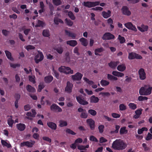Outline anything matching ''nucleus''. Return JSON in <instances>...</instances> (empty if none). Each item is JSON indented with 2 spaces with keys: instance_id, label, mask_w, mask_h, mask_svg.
<instances>
[{
  "instance_id": "nucleus-1",
  "label": "nucleus",
  "mask_w": 152,
  "mask_h": 152,
  "mask_svg": "<svg viewBox=\"0 0 152 152\" xmlns=\"http://www.w3.org/2000/svg\"><path fill=\"white\" fill-rule=\"evenodd\" d=\"M126 143L121 139H116L113 142L112 148L114 149L121 150L124 149L127 146Z\"/></svg>"
},
{
  "instance_id": "nucleus-2",
  "label": "nucleus",
  "mask_w": 152,
  "mask_h": 152,
  "mask_svg": "<svg viewBox=\"0 0 152 152\" xmlns=\"http://www.w3.org/2000/svg\"><path fill=\"white\" fill-rule=\"evenodd\" d=\"M152 87L149 85H145L140 89L139 93L140 95L147 96L151 94Z\"/></svg>"
},
{
  "instance_id": "nucleus-3",
  "label": "nucleus",
  "mask_w": 152,
  "mask_h": 152,
  "mask_svg": "<svg viewBox=\"0 0 152 152\" xmlns=\"http://www.w3.org/2000/svg\"><path fill=\"white\" fill-rule=\"evenodd\" d=\"M113 75L110 74H107V78L108 79L111 80H118V77H122L124 76V74L121 72L117 71H114L112 72Z\"/></svg>"
},
{
  "instance_id": "nucleus-4",
  "label": "nucleus",
  "mask_w": 152,
  "mask_h": 152,
  "mask_svg": "<svg viewBox=\"0 0 152 152\" xmlns=\"http://www.w3.org/2000/svg\"><path fill=\"white\" fill-rule=\"evenodd\" d=\"M58 70L60 72L66 75L72 74L74 73L73 70L68 66H61L58 68Z\"/></svg>"
},
{
  "instance_id": "nucleus-5",
  "label": "nucleus",
  "mask_w": 152,
  "mask_h": 152,
  "mask_svg": "<svg viewBox=\"0 0 152 152\" xmlns=\"http://www.w3.org/2000/svg\"><path fill=\"white\" fill-rule=\"evenodd\" d=\"M128 58L130 60L133 59L135 58L140 59L142 58V57L140 54H137L134 52H131L129 53Z\"/></svg>"
},
{
  "instance_id": "nucleus-6",
  "label": "nucleus",
  "mask_w": 152,
  "mask_h": 152,
  "mask_svg": "<svg viewBox=\"0 0 152 152\" xmlns=\"http://www.w3.org/2000/svg\"><path fill=\"white\" fill-rule=\"evenodd\" d=\"M82 4L86 7L90 8L99 5V1L84 2Z\"/></svg>"
},
{
  "instance_id": "nucleus-7",
  "label": "nucleus",
  "mask_w": 152,
  "mask_h": 152,
  "mask_svg": "<svg viewBox=\"0 0 152 152\" xmlns=\"http://www.w3.org/2000/svg\"><path fill=\"white\" fill-rule=\"evenodd\" d=\"M44 58V56L42 53L39 51H38V53L35 56L34 60L36 63H38L41 61Z\"/></svg>"
},
{
  "instance_id": "nucleus-8",
  "label": "nucleus",
  "mask_w": 152,
  "mask_h": 152,
  "mask_svg": "<svg viewBox=\"0 0 152 152\" xmlns=\"http://www.w3.org/2000/svg\"><path fill=\"white\" fill-rule=\"evenodd\" d=\"M83 75L79 72H77L75 74L71 76V78L73 81H80L83 77Z\"/></svg>"
},
{
  "instance_id": "nucleus-9",
  "label": "nucleus",
  "mask_w": 152,
  "mask_h": 152,
  "mask_svg": "<svg viewBox=\"0 0 152 152\" xmlns=\"http://www.w3.org/2000/svg\"><path fill=\"white\" fill-rule=\"evenodd\" d=\"M125 27L129 30L133 31L135 32L137 31L135 26L131 22H128L124 24Z\"/></svg>"
},
{
  "instance_id": "nucleus-10",
  "label": "nucleus",
  "mask_w": 152,
  "mask_h": 152,
  "mask_svg": "<svg viewBox=\"0 0 152 152\" xmlns=\"http://www.w3.org/2000/svg\"><path fill=\"white\" fill-rule=\"evenodd\" d=\"M73 86V84L69 81H67L66 86L65 88V91L68 93H70L72 92V89Z\"/></svg>"
},
{
  "instance_id": "nucleus-11",
  "label": "nucleus",
  "mask_w": 152,
  "mask_h": 152,
  "mask_svg": "<svg viewBox=\"0 0 152 152\" xmlns=\"http://www.w3.org/2000/svg\"><path fill=\"white\" fill-rule=\"evenodd\" d=\"M114 35L109 32L104 34L102 38L104 40H110L114 39Z\"/></svg>"
},
{
  "instance_id": "nucleus-12",
  "label": "nucleus",
  "mask_w": 152,
  "mask_h": 152,
  "mask_svg": "<svg viewBox=\"0 0 152 152\" xmlns=\"http://www.w3.org/2000/svg\"><path fill=\"white\" fill-rule=\"evenodd\" d=\"M76 99L77 102L81 104L85 105L88 104V102L84 100V99H82L81 96H77Z\"/></svg>"
},
{
  "instance_id": "nucleus-13",
  "label": "nucleus",
  "mask_w": 152,
  "mask_h": 152,
  "mask_svg": "<svg viewBox=\"0 0 152 152\" xmlns=\"http://www.w3.org/2000/svg\"><path fill=\"white\" fill-rule=\"evenodd\" d=\"M139 77L141 80H144L146 78V74L144 70L142 68H140L138 71Z\"/></svg>"
},
{
  "instance_id": "nucleus-14",
  "label": "nucleus",
  "mask_w": 152,
  "mask_h": 152,
  "mask_svg": "<svg viewBox=\"0 0 152 152\" xmlns=\"http://www.w3.org/2000/svg\"><path fill=\"white\" fill-rule=\"evenodd\" d=\"M35 143V142L34 141H31L30 142L28 141L24 142L21 143L20 145L21 147L26 146L29 147H31Z\"/></svg>"
},
{
  "instance_id": "nucleus-15",
  "label": "nucleus",
  "mask_w": 152,
  "mask_h": 152,
  "mask_svg": "<svg viewBox=\"0 0 152 152\" xmlns=\"http://www.w3.org/2000/svg\"><path fill=\"white\" fill-rule=\"evenodd\" d=\"M50 108L51 110H57L58 112H61L62 111L61 108L55 104H53L50 106Z\"/></svg>"
},
{
  "instance_id": "nucleus-16",
  "label": "nucleus",
  "mask_w": 152,
  "mask_h": 152,
  "mask_svg": "<svg viewBox=\"0 0 152 152\" xmlns=\"http://www.w3.org/2000/svg\"><path fill=\"white\" fill-rule=\"evenodd\" d=\"M123 13L125 15L129 16L130 15L131 13L129 10L128 8L126 6H124L122 9Z\"/></svg>"
},
{
  "instance_id": "nucleus-17",
  "label": "nucleus",
  "mask_w": 152,
  "mask_h": 152,
  "mask_svg": "<svg viewBox=\"0 0 152 152\" xmlns=\"http://www.w3.org/2000/svg\"><path fill=\"white\" fill-rule=\"evenodd\" d=\"M1 144L3 146H5L7 148H9L11 147V145L10 142L7 140H1Z\"/></svg>"
},
{
  "instance_id": "nucleus-18",
  "label": "nucleus",
  "mask_w": 152,
  "mask_h": 152,
  "mask_svg": "<svg viewBox=\"0 0 152 152\" xmlns=\"http://www.w3.org/2000/svg\"><path fill=\"white\" fill-rule=\"evenodd\" d=\"M48 126L52 129L55 130L57 128L56 124L53 122H49L47 123Z\"/></svg>"
},
{
  "instance_id": "nucleus-19",
  "label": "nucleus",
  "mask_w": 152,
  "mask_h": 152,
  "mask_svg": "<svg viewBox=\"0 0 152 152\" xmlns=\"http://www.w3.org/2000/svg\"><path fill=\"white\" fill-rule=\"evenodd\" d=\"M119 63V62L118 61H112L110 63H108V65L111 68L115 69Z\"/></svg>"
},
{
  "instance_id": "nucleus-20",
  "label": "nucleus",
  "mask_w": 152,
  "mask_h": 152,
  "mask_svg": "<svg viewBox=\"0 0 152 152\" xmlns=\"http://www.w3.org/2000/svg\"><path fill=\"white\" fill-rule=\"evenodd\" d=\"M117 69L119 72H123L125 70L126 66L124 64H121L117 66Z\"/></svg>"
},
{
  "instance_id": "nucleus-21",
  "label": "nucleus",
  "mask_w": 152,
  "mask_h": 152,
  "mask_svg": "<svg viewBox=\"0 0 152 152\" xmlns=\"http://www.w3.org/2000/svg\"><path fill=\"white\" fill-rule=\"evenodd\" d=\"M87 123L89 125L91 129H93L94 128V121L91 119H87L86 121Z\"/></svg>"
},
{
  "instance_id": "nucleus-22",
  "label": "nucleus",
  "mask_w": 152,
  "mask_h": 152,
  "mask_svg": "<svg viewBox=\"0 0 152 152\" xmlns=\"http://www.w3.org/2000/svg\"><path fill=\"white\" fill-rule=\"evenodd\" d=\"M17 128L20 131H23L26 128L25 125L22 123L18 124L16 125Z\"/></svg>"
},
{
  "instance_id": "nucleus-23",
  "label": "nucleus",
  "mask_w": 152,
  "mask_h": 152,
  "mask_svg": "<svg viewBox=\"0 0 152 152\" xmlns=\"http://www.w3.org/2000/svg\"><path fill=\"white\" fill-rule=\"evenodd\" d=\"M66 44L70 46L74 47L77 45V43L76 40H71L67 41Z\"/></svg>"
},
{
  "instance_id": "nucleus-24",
  "label": "nucleus",
  "mask_w": 152,
  "mask_h": 152,
  "mask_svg": "<svg viewBox=\"0 0 152 152\" xmlns=\"http://www.w3.org/2000/svg\"><path fill=\"white\" fill-rule=\"evenodd\" d=\"M79 41L81 44L85 47L88 44V42L87 39L84 38L82 37L79 39Z\"/></svg>"
},
{
  "instance_id": "nucleus-25",
  "label": "nucleus",
  "mask_w": 152,
  "mask_h": 152,
  "mask_svg": "<svg viewBox=\"0 0 152 152\" xmlns=\"http://www.w3.org/2000/svg\"><path fill=\"white\" fill-rule=\"evenodd\" d=\"M65 33L66 35L69 37H71L73 39H75L76 35L74 33L67 30H65Z\"/></svg>"
},
{
  "instance_id": "nucleus-26",
  "label": "nucleus",
  "mask_w": 152,
  "mask_h": 152,
  "mask_svg": "<svg viewBox=\"0 0 152 152\" xmlns=\"http://www.w3.org/2000/svg\"><path fill=\"white\" fill-rule=\"evenodd\" d=\"M111 12L110 10H108L107 12L103 11L102 12V16L105 18H107L111 16Z\"/></svg>"
},
{
  "instance_id": "nucleus-27",
  "label": "nucleus",
  "mask_w": 152,
  "mask_h": 152,
  "mask_svg": "<svg viewBox=\"0 0 152 152\" xmlns=\"http://www.w3.org/2000/svg\"><path fill=\"white\" fill-rule=\"evenodd\" d=\"M137 28L140 31L143 32L146 31L148 29V26H145L142 25L141 27L137 26Z\"/></svg>"
},
{
  "instance_id": "nucleus-28",
  "label": "nucleus",
  "mask_w": 152,
  "mask_h": 152,
  "mask_svg": "<svg viewBox=\"0 0 152 152\" xmlns=\"http://www.w3.org/2000/svg\"><path fill=\"white\" fill-rule=\"evenodd\" d=\"M99 99L98 97L93 95L90 98V102L91 103H96L98 102Z\"/></svg>"
},
{
  "instance_id": "nucleus-29",
  "label": "nucleus",
  "mask_w": 152,
  "mask_h": 152,
  "mask_svg": "<svg viewBox=\"0 0 152 152\" xmlns=\"http://www.w3.org/2000/svg\"><path fill=\"white\" fill-rule=\"evenodd\" d=\"M14 122V120L12 119V117L11 116L8 117L7 120V124L9 126L12 127V125Z\"/></svg>"
},
{
  "instance_id": "nucleus-30",
  "label": "nucleus",
  "mask_w": 152,
  "mask_h": 152,
  "mask_svg": "<svg viewBox=\"0 0 152 152\" xmlns=\"http://www.w3.org/2000/svg\"><path fill=\"white\" fill-rule=\"evenodd\" d=\"M53 79V77L51 76H46L45 78V81L46 83L51 82Z\"/></svg>"
},
{
  "instance_id": "nucleus-31",
  "label": "nucleus",
  "mask_w": 152,
  "mask_h": 152,
  "mask_svg": "<svg viewBox=\"0 0 152 152\" xmlns=\"http://www.w3.org/2000/svg\"><path fill=\"white\" fill-rule=\"evenodd\" d=\"M26 89L29 92H34L36 91L35 89L30 85H28L27 86Z\"/></svg>"
},
{
  "instance_id": "nucleus-32",
  "label": "nucleus",
  "mask_w": 152,
  "mask_h": 152,
  "mask_svg": "<svg viewBox=\"0 0 152 152\" xmlns=\"http://www.w3.org/2000/svg\"><path fill=\"white\" fill-rule=\"evenodd\" d=\"M104 50L103 48H98L96 49L94 51L95 54L96 56L99 55V53L102 52Z\"/></svg>"
},
{
  "instance_id": "nucleus-33",
  "label": "nucleus",
  "mask_w": 152,
  "mask_h": 152,
  "mask_svg": "<svg viewBox=\"0 0 152 152\" xmlns=\"http://www.w3.org/2000/svg\"><path fill=\"white\" fill-rule=\"evenodd\" d=\"M110 83L109 81L105 80H102L100 81V84L102 86H108Z\"/></svg>"
},
{
  "instance_id": "nucleus-34",
  "label": "nucleus",
  "mask_w": 152,
  "mask_h": 152,
  "mask_svg": "<svg viewBox=\"0 0 152 152\" xmlns=\"http://www.w3.org/2000/svg\"><path fill=\"white\" fill-rule=\"evenodd\" d=\"M5 52L7 58L11 61H13V59L11 56V53L7 50L5 51Z\"/></svg>"
},
{
  "instance_id": "nucleus-35",
  "label": "nucleus",
  "mask_w": 152,
  "mask_h": 152,
  "mask_svg": "<svg viewBox=\"0 0 152 152\" xmlns=\"http://www.w3.org/2000/svg\"><path fill=\"white\" fill-rule=\"evenodd\" d=\"M45 25V23L43 21L38 20L37 21V23L35 25V27H43Z\"/></svg>"
},
{
  "instance_id": "nucleus-36",
  "label": "nucleus",
  "mask_w": 152,
  "mask_h": 152,
  "mask_svg": "<svg viewBox=\"0 0 152 152\" xmlns=\"http://www.w3.org/2000/svg\"><path fill=\"white\" fill-rule=\"evenodd\" d=\"M128 130L126 129V127H121L120 130V132L121 134H126L127 133Z\"/></svg>"
},
{
  "instance_id": "nucleus-37",
  "label": "nucleus",
  "mask_w": 152,
  "mask_h": 152,
  "mask_svg": "<svg viewBox=\"0 0 152 152\" xmlns=\"http://www.w3.org/2000/svg\"><path fill=\"white\" fill-rule=\"evenodd\" d=\"M129 108L133 110H134L137 108V105L134 103H130L128 104Z\"/></svg>"
},
{
  "instance_id": "nucleus-38",
  "label": "nucleus",
  "mask_w": 152,
  "mask_h": 152,
  "mask_svg": "<svg viewBox=\"0 0 152 152\" xmlns=\"http://www.w3.org/2000/svg\"><path fill=\"white\" fill-rule=\"evenodd\" d=\"M55 50L59 54H62L64 50L63 48L61 46L56 48Z\"/></svg>"
},
{
  "instance_id": "nucleus-39",
  "label": "nucleus",
  "mask_w": 152,
  "mask_h": 152,
  "mask_svg": "<svg viewBox=\"0 0 152 152\" xmlns=\"http://www.w3.org/2000/svg\"><path fill=\"white\" fill-rule=\"evenodd\" d=\"M54 23L56 25H58L59 23H63V21L60 19L55 17L54 19Z\"/></svg>"
},
{
  "instance_id": "nucleus-40",
  "label": "nucleus",
  "mask_w": 152,
  "mask_h": 152,
  "mask_svg": "<svg viewBox=\"0 0 152 152\" xmlns=\"http://www.w3.org/2000/svg\"><path fill=\"white\" fill-rule=\"evenodd\" d=\"M118 39L119 40L120 43H123L125 41V39L124 37L121 36L120 35L118 36Z\"/></svg>"
},
{
  "instance_id": "nucleus-41",
  "label": "nucleus",
  "mask_w": 152,
  "mask_h": 152,
  "mask_svg": "<svg viewBox=\"0 0 152 152\" xmlns=\"http://www.w3.org/2000/svg\"><path fill=\"white\" fill-rule=\"evenodd\" d=\"M148 131V129L146 127H142L141 129H139L137 130V133L139 134H140L142 133L144 131Z\"/></svg>"
},
{
  "instance_id": "nucleus-42",
  "label": "nucleus",
  "mask_w": 152,
  "mask_h": 152,
  "mask_svg": "<svg viewBox=\"0 0 152 152\" xmlns=\"http://www.w3.org/2000/svg\"><path fill=\"white\" fill-rule=\"evenodd\" d=\"M68 15L69 17L72 20H74L75 19V17L73 13L71 11L68 12Z\"/></svg>"
},
{
  "instance_id": "nucleus-43",
  "label": "nucleus",
  "mask_w": 152,
  "mask_h": 152,
  "mask_svg": "<svg viewBox=\"0 0 152 152\" xmlns=\"http://www.w3.org/2000/svg\"><path fill=\"white\" fill-rule=\"evenodd\" d=\"M59 126L61 127L66 126H67V122L64 121H59Z\"/></svg>"
},
{
  "instance_id": "nucleus-44",
  "label": "nucleus",
  "mask_w": 152,
  "mask_h": 152,
  "mask_svg": "<svg viewBox=\"0 0 152 152\" xmlns=\"http://www.w3.org/2000/svg\"><path fill=\"white\" fill-rule=\"evenodd\" d=\"M10 66L13 68L15 69L20 66V64H10Z\"/></svg>"
},
{
  "instance_id": "nucleus-45",
  "label": "nucleus",
  "mask_w": 152,
  "mask_h": 152,
  "mask_svg": "<svg viewBox=\"0 0 152 152\" xmlns=\"http://www.w3.org/2000/svg\"><path fill=\"white\" fill-rule=\"evenodd\" d=\"M65 21L67 25L69 26H72L73 24V22L69 19L66 18Z\"/></svg>"
},
{
  "instance_id": "nucleus-46",
  "label": "nucleus",
  "mask_w": 152,
  "mask_h": 152,
  "mask_svg": "<svg viewBox=\"0 0 152 152\" xmlns=\"http://www.w3.org/2000/svg\"><path fill=\"white\" fill-rule=\"evenodd\" d=\"M43 35L45 37H48L50 35L49 31L48 30H44L42 32Z\"/></svg>"
},
{
  "instance_id": "nucleus-47",
  "label": "nucleus",
  "mask_w": 152,
  "mask_h": 152,
  "mask_svg": "<svg viewBox=\"0 0 152 152\" xmlns=\"http://www.w3.org/2000/svg\"><path fill=\"white\" fill-rule=\"evenodd\" d=\"M30 81L34 84L36 83L35 80V76H29L28 77Z\"/></svg>"
},
{
  "instance_id": "nucleus-48",
  "label": "nucleus",
  "mask_w": 152,
  "mask_h": 152,
  "mask_svg": "<svg viewBox=\"0 0 152 152\" xmlns=\"http://www.w3.org/2000/svg\"><path fill=\"white\" fill-rule=\"evenodd\" d=\"M119 110L121 111L125 110L126 109V105L123 104H121L119 106Z\"/></svg>"
},
{
  "instance_id": "nucleus-49",
  "label": "nucleus",
  "mask_w": 152,
  "mask_h": 152,
  "mask_svg": "<svg viewBox=\"0 0 152 152\" xmlns=\"http://www.w3.org/2000/svg\"><path fill=\"white\" fill-rule=\"evenodd\" d=\"M24 48L27 50L34 49L35 48V47L34 46L32 45H28L25 46Z\"/></svg>"
},
{
  "instance_id": "nucleus-50",
  "label": "nucleus",
  "mask_w": 152,
  "mask_h": 152,
  "mask_svg": "<svg viewBox=\"0 0 152 152\" xmlns=\"http://www.w3.org/2000/svg\"><path fill=\"white\" fill-rule=\"evenodd\" d=\"M83 80L90 85H92L94 83V82L92 81L89 80L87 78L84 77L83 78Z\"/></svg>"
},
{
  "instance_id": "nucleus-51",
  "label": "nucleus",
  "mask_w": 152,
  "mask_h": 152,
  "mask_svg": "<svg viewBox=\"0 0 152 152\" xmlns=\"http://www.w3.org/2000/svg\"><path fill=\"white\" fill-rule=\"evenodd\" d=\"M87 116L88 115L86 110L84 111L83 113H82L80 115L81 117L83 118H87Z\"/></svg>"
},
{
  "instance_id": "nucleus-52",
  "label": "nucleus",
  "mask_w": 152,
  "mask_h": 152,
  "mask_svg": "<svg viewBox=\"0 0 152 152\" xmlns=\"http://www.w3.org/2000/svg\"><path fill=\"white\" fill-rule=\"evenodd\" d=\"M148 98L145 96H140L138 97V100L139 101H143L145 100H147Z\"/></svg>"
},
{
  "instance_id": "nucleus-53",
  "label": "nucleus",
  "mask_w": 152,
  "mask_h": 152,
  "mask_svg": "<svg viewBox=\"0 0 152 152\" xmlns=\"http://www.w3.org/2000/svg\"><path fill=\"white\" fill-rule=\"evenodd\" d=\"M42 139L43 140L46 141L49 143L51 142V140L49 137L47 136H44L42 137Z\"/></svg>"
},
{
  "instance_id": "nucleus-54",
  "label": "nucleus",
  "mask_w": 152,
  "mask_h": 152,
  "mask_svg": "<svg viewBox=\"0 0 152 152\" xmlns=\"http://www.w3.org/2000/svg\"><path fill=\"white\" fill-rule=\"evenodd\" d=\"M53 3L55 5L58 6L61 4V1L60 0H53Z\"/></svg>"
},
{
  "instance_id": "nucleus-55",
  "label": "nucleus",
  "mask_w": 152,
  "mask_h": 152,
  "mask_svg": "<svg viewBox=\"0 0 152 152\" xmlns=\"http://www.w3.org/2000/svg\"><path fill=\"white\" fill-rule=\"evenodd\" d=\"M44 87V86L43 83H40L38 86V88L37 90L39 92H40L42 90L43 88Z\"/></svg>"
},
{
  "instance_id": "nucleus-56",
  "label": "nucleus",
  "mask_w": 152,
  "mask_h": 152,
  "mask_svg": "<svg viewBox=\"0 0 152 152\" xmlns=\"http://www.w3.org/2000/svg\"><path fill=\"white\" fill-rule=\"evenodd\" d=\"M88 112L91 115L94 116L96 114V112L94 110L91 109L88 110Z\"/></svg>"
},
{
  "instance_id": "nucleus-57",
  "label": "nucleus",
  "mask_w": 152,
  "mask_h": 152,
  "mask_svg": "<svg viewBox=\"0 0 152 152\" xmlns=\"http://www.w3.org/2000/svg\"><path fill=\"white\" fill-rule=\"evenodd\" d=\"M89 140L90 141L93 142H97L98 140L94 136H91L89 138Z\"/></svg>"
},
{
  "instance_id": "nucleus-58",
  "label": "nucleus",
  "mask_w": 152,
  "mask_h": 152,
  "mask_svg": "<svg viewBox=\"0 0 152 152\" xmlns=\"http://www.w3.org/2000/svg\"><path fill=\"white\" fill-rule=\"evenodd\" d=\"M66 133L72 135H74L76 134V133L74 132L69 129H67L66 130Z\"/></svg>"
},
{
  "instance_id": "nucleus-59",
  "label": "nucleus",
  "mask_w": 152,
  "mask_h": 152,
  "mask_svg": "<svg viewBox=\"0 0 152 152\" xmlns=\"http://www.w3.org/2000/svg\"><path fill=\"white\" fill-rule=\"evenodd\" d=\"M66 61L67 62L71 65L74 64L75 61L72 60H70L69 58H66Z\"/></svg>"
},
{
  "instance_id": "nucleus-60",
  "label": "nucleus",
  "mask_w": 152,
  "mask_h": 152,
  "mask_svg": "<svg viewBox=\"0 0 152 152\" xmlns=\"http://www.w3.org/2000/svg\"><path fill=\"white\" fill-rule=\"evenodd\" d=\"M151 139H152V134L149 132L147 134L145 139L147 140H149Z\"/></svg>"
},
{
  "instance_id": "nucleus-61",
  "label": "nucleus",
  "mask_w": 152,
  "mask_h": 152,
  "mask_svg": "<svg viewBox=\"0 0 152 152\" xmlns=\"http://www.w3.org/2000/svg\"><path fill=\"white\" fill-rule=\"evenodd\" d=\"M142 109H138L135 111V114L140 116L142 114Z\"/></svg>"
},
{
  "instance_id": "nucleus-62",
  "label": "nucleus",
  "mask_w": 152,
  "mask_h": 152,
  "mask_svg": "<svg viewBox=\"0 0 152 152\" xmlns=\"http://www.w3.org/2000/svg\"><path fill=\"white\" fill-rule=\"evenodd\" d=\"M78 48L77 47H75L74 49L73 52L74 53L76 54L77 55L79 56L80 54L78 52Z\"/></svg>"
},
{
  "instance_id": "nucleus-63",
  "label": "nucleus",
  "mask_w": 152,
  "mask_h": 152,
  "mask_svg": "<svg viewBox=\"0 0 152 152\" xmlns=\"http://www.w3.org/2000/svg\"><path fill=\"white\" fill-rule=\"evenodd\" d=\"M53 75L57 79L59 78V74L58 73L53 69Z\"/></svg>"
},
{
  "instance_id": "nucleus-64",
  "label": "nucleus",
  "mask_w": 152,
  "mask_h": 152,
  "mask_svg": "<svg viewBox=\"0 0 152 152\" xmlns=\"http://www.w3.org/2000/svg\"><path fill=\"white\" fill-rule=\"evenodd\" d=\"M99 94L103 96H109L110 95V93L108 92H101Z\"/></svg>"
}]
</instances>
